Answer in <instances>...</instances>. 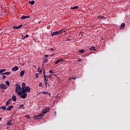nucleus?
I'll return each instance as SVG.
<instances>
[{
    "label": "nucleus",
    "mask_w": 130,
    "mask_h": 130,
    "mask_svg": "<svg viewBox=\"0 0 130 130\" xmlns=\"http://www.w3.org/2000/svg\"><path fill=\"white\" fill-rule=\"evenodd\" d=\"M6 84L7 86H8V87H10V82H9L8 81H6Z\"/></svg>",
    "instance_id": "obj_30"
},
{
    "label": "nucleus",
    "mask_w": 130,
    "mask_h": 130,
    "mask_svg": "<svg viewBox=\"0 0 130 130\" xmlns=\"http://www.w3.org/2000/svg\"><path fill=\"white\" fill-rule=\"evenodd\" d=\"M2 79H3V80L5 79H6V76L3 75Z\"/></svg>",
    "instance_id": "obj_40"
},
{
    "label": "nucleus",
    "mask_w": 130,
    "mask_h": 130,
    "mask_svg": "<svg viewBox=\"0 0 130 130\" xmlns=\"http://www.w3.org/2000/svg\"><path fill=\"white\" fill-rule=\"evenodd\" d=\"M72 79H73V80H76V79H77L76 78H72Z\"/></svg>",
    "instance_id": "obj_45"
},
{
    "label": "nucleus",
    "mask_w": 130,
    "mask_h": 130,
    "mask_svg": "<svg viewBox=\"0 0 130 130\" xmlns=\"http://www.w3.org/2000/svg\"><path fill=\"white\" fill-rule=\"evenodd\" d=\"M39 77V74H38V73L36 74V78L37 79H38Z\"/></svg>",
    "instance_id": "obj_35"
},
{
    "label": "nucleus",
    "mask_w": 130,
    "mask_h": 130,
    "mask_svg": "<svg viewBox=\"0 0 130 130\" xmlns=\"http://www.w3.org/2000/svg\"><path fill=\"white\" fill-rule=\"evenodd\" d=\"M48 84V82H45V85L46 86V88H47V85Z\"/></svg>",
    "instance_id": "obj_34"
},
{
    "label": "nucleus",
    "mask_w": 130,
    "mask_h": 130,
    "mask_svg": "<svg viewBox=\"0 0 130 130\" xmlns=\"http://www.w3.org/2000/svg\"><path fill=\"white\" fill-rule=\"evenodd\" d=\"M29 18H30V16H25V15H23L21 17V19L22 20H24L25 19H29Z\"/></svg>",
    "instance_id": "obj_11"
},
{
    "label": "nucleus",
    "mask_w": 130,
    "mask_h": 130,
    "mask_svg": "<svg viewBox=\"0 0 130 130\" xmlns=\"http://www.w3.org/2000/svg\"><path fill=\"white\" fill-rule=\"evenodd\" d=\"M15 93H16L17 95H19V93L21 92V90H22V88H21L20 85L18 83L15 84Z\"/></svg>",
    "instance_id": "obj_3"
},
{
    "label": "nucleus",
    "mask_w": 130,
    "mask_h": 130,
    "mask_svg": "<svg viewBox=\"0 0 130 130\" xmlns=\"http://www.w3.org/2000/svg\"><path fill=\"white\" fill-rule=\"evenodd\" d=\"M53 76H55V77H56V74L53 73Z\"/></svg>",
    "instance_id": "obj_41"
},
{
    "label": "nucleus",
    "mask_w": 130,
    "mask_h": 130,
    "mask_svg": "<svg viewBox=\"0 0 130 130\" xmlns=\"http://www.w3.org/2000/svg\"><path fill=\"white\" fill-rule=\"evenodd\" d=\"M0 36H1V34H0Z\"/></svg>",
    "instance_id": "obj_52"
},
{
    "label": "nucleus",
    "mask_w": 130,
    "mask_h": 130,
    "mask_svg": "<svg viewBox=\"0 0 130 130\" xmlns=\"http://www.w3.org/2000/svg\"><path fill=\"white\" fill-rule=\"evenodd\" d=\"M46 113H47V112L45 110H44V111H43L42 112V114H40L39 115L35 116L34 119H40L41 118V117H40L44 116V114H46Z\"/></svg>",
    "instance_id": "obj_4"
},
{
    "label": "nucleus",
    "mask_w": 130,
    "mask_h": 130,
    "mask_svg": "<svg viewBox=\"0 0 130 130\" xmlns=\"http://www.w3.org/2000/svg\"><path fill=\"white\" fill-rule=\"evenodd\" d=\"M7 70L6 69H2L0 70V74H2V73H5Z\"/></svg>",
    "instance_id": "obj_24"
},
{
    "label": "nucleus",
    "mask_w": 130,
    "mask_h": 130,
    "mask_svg": "<svg viewBox=\"0 0 130 130\" xmlns=\"http://www.w3.org/2000/svg\"><path fill=\"white\" fill-rule=\"evenodd\" d=\"M45 57H48V55H45Z\"/></svg>",
    "instance_id": "obj_42"
},
{
    "label": "nucleus",
    "mask_w": 130,
    "mask_h": 130,
    "mask_svg": "<svg viewBox=\"0 0 130 130\" xmlns=\"http://www.w3.org/2000/svg\"><path fill=\"white\" fill-rule=\"evenodd\" d=\"M103 19V18H105L104 17H102Z\"/></svg>",
    "instance_id": "obj_50"
},
{
    "label": "nucleus",
    "mask_w": 130,
    "mask_h": 130,
    "mask_svg": "<svg viewBox=\"0 0 130 130\" xmlns=\"http://www.w3.org/2000/svg\"><path fill=\"white\" fill-rule=\"evenodd\" d=\"M39 86L42 87V83L41 82L40 84H39Z\"/></svg>",
    "instance_id": "obj_36"
},
{
    "label": "nucleus",
    "mask_w": 130,
    "mask_h": 130,
    "mask_svg": "<svg viewBox=\"0 0 130 130\" xmlns=\"http://www.w3.org/2000/svg\"><path fill=\"white\" fill-rule=\"evenodd\" d=\"M27 37H29V35H25L23 38H21V39L24 40L25 38H27Z\"/></svg>",
    "instance_id": "obj_27"
},
{
    "label": "nucleus",
    "mask_w": 130,
    "mask_h": 130,
    "mask_svg": "<svg viewBox=\"0 0 130 130\" xmlns=\"http://www.w3.org/2000/svg\"><path fill=\"white\" fill-rule=\"evenodd\" d=\"M2 75H6V76H10V75H11V72H7L4 73H2Z\"/></svg>",
    "instance_id": "obj_18"
},
{
    "label": "nucleus",
    "mask_w": 130,
    "mask_h": 130,
    "mask_svg": "<svg viewBox=\"0 0 130 130\" xmlns=\"http://www.w3.org/2000/svg\"><path fill=\"white\" fill-rule=\"evenodd\" d=\"M14 108V106H9L8 108H7V110L8 111H11V110H12V109Z\"/></svg>",
    "instance_id": "obj_15"
},
{
    "label": "nucleus",
    "mask_w": 130,
    "mask_h": 130,
    "mask_svg": "<svg viewBox=\"0 0 130 130\" xmlns=\"http://www.w3.org/2000/svg\"><path fill=\"white\" fill-rule=\"evenodd\" d=\"M0 108L1 109H3L4 111H6V110H7V108L5 106H2Z\"/></svg>",
    "instance_id": "obj_21"
},
{
    "label": "nucleus",
    "mask_w": 130,
    "mask_h": 130,
    "mask_svg": "<svg viewBox=\"0 0 130 130\" xmlns=\"http://www.w3.org/2000/svg\"><path fill=\"white\" fill-rule=\"evenodd\" d=\"M25 87H26V83L23 82L22 84V91H20L18 93V96H20V98H22V99H25L27 97V91H26Z\"/></svg>",
    "instance_id": "obj_1"
},
{
    "label": "nucleus",
    "mask_w": 130,
    "mask_h": 130,
    "mask_svg": "<svg viewBox=\"0 0 130 130\" xmlns=\"http://www.w3.org/2000/svg\"><path fill=\"white\" fill-rule=\"evenodd\" d=\"M23 107H24V105L21 104L19 106V109H22V108H23Z\"/></svg>",
    "instance_id": "obj_31"
},
{
    "label": "nucleus",
    "mask_w": 130,
    "mask_h": 130,
    "mask_svg": "<svg viewBox=\"0 0 130 130\" xmlns=\"http://www.w3.org/2000/svg\"><path fill=\"white\" fill-rule=\"evenodd\" d=\"M64 32H66V30L64 29V28L56 31H53L51 34V36H52V37H53L55 35H60V34H62V33Z\"/></svg>",
    "instance_id": "obj_2"
},
{
    "label": "nucleus",
    "mask_w": 130,
    "mask_h": 130,
    "mask_svg": "<svg viewBox=\"0 0 130 130\" xmlns=\"http://www.w3.org/2000/svg\"><path fill=\"white\" fill-rule=\"evenodd\" d=\"M40 70V68H39L38 69V72H39L40 74H41L42 73V70Z\"/></svg>",
    "instance_id": "obj_33"
},
{
    "label": "nucleus",
    "mask_w": 130,
    "mask_h": 130,
    "mask_svg": "<svg viewBox=\"0 0 130 130\" xmlns=\"http://www.w3.org/2000/svg\"><path fill=\"white\" fill-rule=\"evenodd\" d=\"M11 70L13 71V72H17V71L19 70V67H18V66H15Z\"/></svg>",
    "instance_id": "obj_7"
},
{
    "label": "nucleus",
    "mask_w": 130,
    "mask_h": 130,
    "mask_svg": "<svg viewBox=\"0 0 130 130\" xmlns=\"http://www.w3.org/2000/svg\"><path fill=\"white\" fill-rule=\"evenodd\" d=\"M54 115H55V116L56 115V112H54Z\"/></svg>",
    "instance_id": "obj_46"
},
{
    "label": "nucleus",
    "mask_w": 130,
    "mask_h": 130,
    "mask_svg": "<svg viewBox=\"0 0 130 130\" xmlns=\"http://www.w3.org/2000/svg\"><path fill=\"white\" fill-rule=\"evenodd\" d=\"M25 91H26L27 93H30V92H31V89L30 88V87L25 86Z\"/></svg>",
    "instance_id": "obj_6"
},
{
    "label": "nucleus",
    "mask_w": 130,
    "mask_h": 130,
    "mask_svg": "<svg viewBox=\"0 0 130 130\" xmlns=\"http://www.w3.org/2000/svg\"><path fill=\"white\" fill-rule=\"evenodd\" d=\"M125 27V23H122L120 27V29H123Z\"/></svg>",
    "instance_id": "obj_16"
},
{
    "label": "nucleus",
    "mask_w": 130,
    "mask_h": 130,
    "mask_svg": "<svg viewBox=\"0 0 130 130\" xmlns=\"http://www.w3.org/2000/svg\"><path fill=\"white\" fill-rule=\"evenodd\" d=\"M48 86H50L49 83H48Z\"/></svg>",
    "instance_id": "obj_48"
},
{
    "label": "nucleus",
    "mask_w": 130,
    "mask_h": 130,
    "mask_svg": "<svg viewBox=\"0 0 130 130\" xmlns=\"http://www.w3.org/2000/svg\"><path fill=\"white\" fill-rule=\"evenodd\" d=\"M23 109H25V108H23Z\"/></svg>",
    "instance_id": "obj_51"
},
{
    "label": "nucleus",
    "mask_w": 130,
    "mask_h": 130,
    "mask_svg": "<svg viewBox=\"0 0 130 130\" xmlns=\"http://www.w3.org/2000/svg\"><path fill=\"white\" fill-rule=\"evenodd\" d=\"M43 60H44V61H43V63L42 64V67H43V66H44V63H46V62H47V61H48V59H47V58L45 57V58H44Z\"/></svg>",
    "instance_id": "obj_12"
},
{
    "label": "nucleus",
    "mask_w": 130,
    "mask_h": 130,
    "mask_svg": "<svg viewBox=\"0 0 130 130\" xmlns=\"http://www.w3.org/2000/svg\"><path fill=\"white\" fill-rule=\"evenodd\" d=\"M2 120V118H0V121Z\"/></svg>",
    "instance_id": "obj_49"
},
{
    "label": "nucleus",
    "mask_w": 130,
    "mask_h": 130,
    "mask_svg": "<svg viewBox=\"0 0 130 130\" xmlns=\"http://www.w3.org/2000/svg\"><path fill=\"white\" fill-rule=\"evenodd\" d=\"M0 88L2 89L3 90H7V89H8V86L5 84H1Z\"/></svg>",
    "instance_id": "obj_5"
},
{
    "label": "nucleus",
    "mask_w": 130,
    "mask_h": 130,
    "mask_svg": "<svg viewBox=\"0 0 130 130\" xmlns=\"http://www.w3.org/2000/svg\"><path fill=\"white\" fill-rule=\"evenodd\" d=\"M60 61H63V60L61 58H59L55 62V64H57V63H58V62H60Z\"/></svg>",
    "instance_id": "obj_13"
},
{
    "label": "nucleus",
    "mask_w": 130,
    "mask_h": 130,
    "mask_svg": "<svg viewBox=\"0 0 130 130\" xmlns=\"http://www.w3.org/2000/svg\"><path fill=\"white\" fill-rule=\"evenodd\" d=\"M12 100H13L14 102H16V101H17V97H16V95H14L12 97Z\"/></svg>",
    "instance_id": "obj_17"
},
{
    "label": "nucleus",
    "mask_w": 130,
    "mask_h": 130,
    "mask_svg": "<svg viewBox=\"0 0 130 130\" xmlns=\"http://www.w3.org/2000/svg\"><path fill=\"white\" fill-rule=\"evenodd\" d=\"M22 27H23V24H21L20 25L18 26H14L13 28V29H21V28H22Z\"/></svg>",
    "instance_id": "obj_8"
},
{
    "label": "nucleus",
    "mask_w": 130,
    "mask_h": 130,
    "mask_svg": "<svg viewBox=\"0 0 130 130\" xmlns=\"http://www.w3.org/2000/svg\"><path fill=\"white\" fill-rule=\"evenodd\" d=\"M24 75H25V71H21L20 73V77H24Z\"/></svg>",
    "instance_id": "obj_14"
},
{
    "label": "nucleus",
    "mask_w": 130,
    "mask_h": 130,
    "mask_svg": "<svg viewBox=\"0 0 130 130\" xmlns=\"http://www.w3.org/2000/svg\"><path fill=\"white\" fill-rule=\"evenodd\" d=\"M49 73H50V74H53V72H52V70H50V71H49Z\"/></svg>",
    "instance_id": "obj_39"
},
{
    "label": "nucleus",
    "mask_w": 130,
    "mask_h": 130,
    "mask_svg": "<svg viewBox=\"0 0 130 130\" xmlns=\"http://www.w3.org/2000/svg\"><path fill=\"white\" fill-rule=\"evenodd\" d=\"M47 78L48 79L52 78V74H50L49 76H47Z\"/></svg>",
    "instance_id": "obj_32"
},
{
    "label": "nucleus",
    "mask_w": 130,
    "mask_h": 130,
    "mask_svg": "<svg viewBox=\"0 0 130 130\" xmlns=\"http://www.w3.org/2000/svg\"><path fill=\"white\" fill-rule=\"evenodd\" d=\"M80 53H85V50L84 49H81L79 51Z\"/></svg>",
    "instance_id": "obj_23"
},
{
    "label": "nucleus",
    "mask_w": 130,
    "mask_h": 130,
    "mask_svg": "<svg viewBox=\"0 0 130 130\" xmlns=\"http://www.w3.org/2000/svg\"><path fill=\"white\" fill-rule=\"evenodd\" d=\"M12 103V99H10L8 101L6 102V106H8V105H10Z\"/></svg>",
    "instance_id": "obj_9"
},
{
    "label": "nucleus",
    "mask_w": 130,
    "mask_h": 130,
    "mask_svg": "<svg viewBox=\"0 0 130 130\" xmlns=\"http://www.w3.org/2000/svg\"><path fill=\"white\" fill-rule=\"evenodd\" d=\"M29 4L30 5H34V4H35V2H34V1H29Z\"/></svg>",
    "instance_id": "obj_26"
},
{
    "label": "nucleus",
    "mask_w": 130,
    "mask_h": 130,
    "mask_svg": "<svg viewBox=\"0 0 130 130\" xmlns=\"http://www.w3.org/2000/svg\"><path fill=\"white\" fill-rule=\"evenodd\" d=\"M50 50H52V51H54V50H55V49H53V48H51L50 49Z\"/></svg>",
    "instance_id": "obj_38"
},
{
    "label": "nucleus",
    "mask_w": 130,
    "mask_h": 130,
    "mask_svg": "<svg viewBox=\"0 0 130 130\" xmlns=\"http://www.w3.org/2000/svg\"><path fill=\"white\" fill-rule=\"evenodd\" d=\"M79 7L78 6H75L74 7H71V10H76V9H78Z\"/></svg>",
    "instance_id": "obj_25"
},
{
    "label": "nucleus",
    "mask_w": 130,
    "mask_h": 130,
    "mask_svg": "<svg viewBox=\"0 0 130 130\" xmlns=\"http://www.w3.org/2000/svg\"><path fill=\"white\" fill-rule=\"evenodd\" d=\"M83 59H81V58H78L77 59V61L78 62H82V61H83Z\"/></svg>",
    "instance_id": "obj_22"
},
{
    "label": "nucleus",
    "mask_w": 130,
    "mask_h": 130,
    "mask_svg": "<svg viewBox=\"0 0 130 130\" xmlns=\"http://www.w3.org/2000/svg\"><path fill=\"white\" fill-rule=\"evenodd\" d=\"M25 116H26V118H30V116H29L28 115H26Z\"/></svg>",
    "instance_id": "obj_37"
},
{
    "label": "nucleus",
    "mask_w": 130,
    "mask_h": 130,
    "mask_svg": "<svg viewBox=\"0 0 130 130\" xmlns=\"http://www.w3.org/2000/svg\"><path fill=\"white\" fill-rule=\"evenodd\" d=\"M44 74V82H48V79H47L46 78H47V76L45 75V71H44L43 72Z\"/></svg>",
    "instance_id": "obj_10"
},
{
    "label": "nucleus",
    "mask_w": 130,
    "mask_h": 130,
    "mask_svg": "<svg viewBox=\"0 0 130 130\" xmlns=\"http://www.w3.org/2000/svg\"><path fill=\"white\" fill-rule=\"evenodd\" d=\"M11 120H10V121L8 122L7 124V125H12L13 124L11 122Z\"/></svg>",
    "instance_id": "obj_28"
},
{
    "label": "nucleus",
    "mask_w": 130,
    "mask_h": 130,
    "mask_svg": "<svg viewBox=\"0 0 130 130\" xmlns=\"http://www.w3.org/2000/svg\"><path fill=\"white\" fill-rule=\"evenodd\" d=\"M41 93H43L44 94H46L47 95L50 96V93L47 92V91H42Z\"/></svg>",
    "instance_id": "obj_20"
},
{
    "label": "nucleus",
    "mask_w": 130,
    "mask_h": 130,
    "mask_svg": "<svg viewBox=\"0 0 130 130\" xmlns=\"http://www.w3.org/2000/svg\"><path fill=\"white\" fill-rule=\"evenodd\" d=\"M45 110L47 112H48L49 111V110H50V108H45Z\"/></svg>",
    "instance_id": "obj_29"
},
{
    "label": "nucleus",
    "mask_w": 130,
    "mask_h": 130,
    "mask_svg": "<svg viewBox=\"0 0 130 130\" xmlns=\"http://www.w3.org/2000/svg\"><path fill=\"white\" fill-rule=\"evenodd\" d=\"M95 47H91L89 48V50L90 51H92V50H94L95 51H96V49H95Z\"/></svg>",
    "instance_id": "obj_19"
},
{
    "label": "nucleus",
    "mask_w": 130,
    "mask_h": 130,
    "mask_svg": "<svg viewBox=\"0 0 130 130\" xmlns=\"http://www.w3.org/2000/svg\"><path fill=\"white\" fill-rule=\"evenodd\" d=\"M51 56L52 57L53 56H54V54H53Z\"/></svg>",
    "instance_id": "obj_44"
},
{
    "label": "nucleus",
    "mask_w": 130,
    "mask_h": 130,
    "mask_svg": "<svg viewBox=\"0 0 130 130\" xmlns=\"http://www.w3.org/2000/svg\"><path fill=\"white\" fill-rule=\"evenodd\" d=\"M67 41H71V39H67Z\"/></svg>",
    "instance_id": "obj_43"
},
{
    "label": "nucleus",
    "mask_w": 130,
    "mask_h": 130,
    "mask_svg": "<svg viewBox=\"0 0 130 130\" xmlns=\"http://www.w3.org/2000/svg\"><path fill=\"white\" fill-rule=\"evenodd\" d=\"M21 38H24V36L22 35L21 36Z\"/></svg>",
    "instance_id": "obj_47"
}]
</instances>
